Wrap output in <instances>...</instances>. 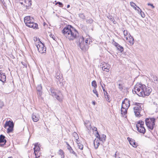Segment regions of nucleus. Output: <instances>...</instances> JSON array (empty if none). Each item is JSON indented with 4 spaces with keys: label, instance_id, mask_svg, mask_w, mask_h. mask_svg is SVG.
Segmentation results:
<instances>
[{
    "label": "nucleus",
    "instance_id": "nucleus-56",
    "mask_svg": "<svg viewBox=\"0 0 158 158\" xmlns=\"http://www.w3.org/2000/svg\"><path fill=\"white\" fill-rule=\"evenodd\" d=\"M92 103L94 105H95L96 102L95 101H93Z\"/></svg>",
    "mask_w": 158,
    "mask_h": 158
},
{
    "label": "nucleus",
    "instance_id": "nucleus-19",
    "mask_svg": "<svg viewBox=\"0 0 158 158\" xmlns=\"http://www.w3.org/2000/svg\"><path fill=\"white\" fill-rule=\"evenodd\" d=\"M98 136V137L99 138V139L100 141H102L103 142H104L106 139V136L104 134H102V135H99L98 132H97V135Z\"/></svg>",
    "mask_w": 158,
    "mask_h": 158
},
{
    "label": "nucleus",
    "instance_id": "nucleus-22",
    "mask_svg": "<svg viewBox=\"0 0 158 158\" xmlns=\"http://www.w3.org/2000/svg\"><path fill=\"white\" fill-rule=\"evenodd\" d=\"M39 117L38 115H36L34 114H33L32 115V119L34 122H37L39 120Z\"/></svg>",
    "mask_w": 158,
    "mask_h": 158
},
{
    "label": "nucleus",
    "instance_id": "nucleus-36",
    "mask_svg": "<svg viewBox=\"0 0 158 158\" xmlns=\"http://www.w3.org/2000/svg\"><path fill=\"white\" fill-rule=\"evenodd\" d=\"M68 149L69 151L71 153L73 154H75V152L73 151L72 148L71 147H68Z\"/></svg>",
    "mask_w": 158,
    "mask_h": 158
},
{
    "label": "nucleus",
    "instance_id": "nucleus-5",
    "mask_svg": "<svg viewBox=\"0 0 158 158\" xmlns=\"http://www.w3.org/2000/svg\"><path fill=\"white\" fill-rule=\"evenodd\" d=\"M130 106L129 100L126 98L122 103L121 111L122 115H125L126 114L127 110Z\"/></svg>",
    "mask_w": 158,
    "mask_h": 158
},
{
    "label": "nucleus",
    "instance_id": "nucleus-46",
    "mask_svg": "<svg viewBox=\"0 0 158 158\" xmlns=\"http://www.w3.org/2000/svg\"><path fill=\"white\" fill-rule=\"evenodd\" d=\"M38 91L37 94L38 95V96H39L41 97V95L42 94V91Z\"/></svg>",
    "mask_w": 158,
    "mask_h": 158
},
{
    "label": "nucleus",
    "instance_id": "nucleus-61",
    "mask_svg": "<svg viewBox=\"0 0 158 158\" xmlns=\"http://www.w3.org/2000/svg\"><path fill=\"white\" fill-rule=\"evenodd\" d=\"M56 158H60V157H57H57H56Z\"/></svg>",
    "mask_w": 158,
    "mask_h": 158
},
{
    "label": "nucleus",
    "instance_id": "nucleus-59",
    "mask_svg": "<svg viewBox=\"0 0 158 158\" xmlns=\"http://www.w3.org/2000/svg\"><path fill=\"white\" fill-rule=\"evenodd\" d=\"M70 6L69 5H68L67 6V8H69L70 7Z\"/></svg>",
    "mask_w": 158,
    "mask_h": 158
},
{
    "label": "nucleus",
    "instance_id": "nucleus-28",
    "mask_svg": "<svg viewBox=\"0 0 158 158\" xmlns=\"http://www.w3.org/2000/svg\"><path fill=\"white\" fill-rule=\"evenodd\" d=\"M56 81L58 82V81L60 82H61V81L63 80L62 79V76H56Z\"/></svg>",
    "mask_w": 158,
    "mask_h": 158
},
{
    "label": "nucleus",
    "instance_id": "nucleus-42",
    "mask_svg": "<svg viewBox=\"0 0 158 158\" xmlns=\"http://www.w3.org/2000/svg\"><path fill=\"white\" fill-rule=\"evenodd\" d=\"M4 106V103L2 101L0 100V108H2Z\"/></svg>",
    "mask_w": 158,
    "mask_h": 158
},
{
    "label": "nucleus",
    "instance_id": "nucleus-2",
    "mask_svg": "<svg viewBox=\"0 0 158 158\" xmlns=\"http://www.w3.org/2000/svg\"><path fill=\"white\" fill-rule=\"evenodd\" d=\"M61 32L64 36L69 41L74 40L78 36V31L71 25L66 26Z\"/></svg>",
    "mask_w": 158,
    "mask_h": 158
},
{
    "label": "nucleus",
    "instance_id": "nucleus-51",
    "mask_svg": "<svg viewBox=\"0 0 158 158\" xmlns=\"http://www.w3.org/2000/svg\"><path fill=\"white\" fill-rule=\"evenodd\" d=\"M109 19H110L111 20V21H112L113 23H114V18H109Z\"/></svg>",
    "mask_w": 158,
    "mask_h": 158
},
{
    "label": "nucleus",
    "instance_id": "nucleus-62",
    "mask_svg": "<svg viewBox=\"0 0 158 158\" xmlns=\"http://www.w3.org/2000/svg\"><path fill=\"white\" fill-rule=\"evenodd\" d=\"M116 158H120L119 157H117Z\"/></svg>",
    "mask_w": 158,
    "mask_h": 158
},
{
    "label": "nucleus",
    "instance_id": "nucleus-60",
    "mask_svg": "<svg viewBox=\"0 0 158 158\" xmlns=\"http://www.w3.org/2000/svg\"><path fill=\"white\" fill-rule=\"evenodd\" d=\"M100 85L101 86V85H102V82H100Z\"/></svg>",
    "mask_w": 158,
    "mask_h": 158
},
{
    "label": "nucleus",
    "instance_id": "nucleus-16",
    "mask_svg": "<svg viewBox=\"0 0 158 158\" xmlns=\"http://www.w3.org/2000/svg\"><path fill=\"white\" fill-rule=\"evenodd\" d=\"M84 123L86 128L88 130V132L89 133V131H90L92 129L90 122L89 121H86Z\"/></svg>",
    "mask_w": 158,
    "mask_h": 158
},
{
    "label": "nucleus",
    "instance_id": "nucleus-47",
    "mask_svg": "<svg viewBox=\"0 0 158 158\" xmlns=\"http://www.w3.org/2000/svg\"><path fill=\"white\" fill-rule=\"evenodd\" d=\"M49 35H50V36L51 38H52L53 40H55V39L56 38V37L53 35H52V34H50Z\"/></svg>",
    "mask_w": 158,
    "mask_h": 158
},
{
    "label": "nucleus",
    "instance_id": "nucleus-31",
    "mask_svg": "<svg viewBox=\"0 0 158 158\" xmlns=\"http://www.w3.org/2000/svg\"><path fill=\"white\" fill-rule=\"evenodd\" d=\"M73 136L74 137L75 139L76 140V141H79V138L78 134L75 132H74L73 133Z\"/></svg>",
    "mask_w": 158,
    "mask_h": 158
},
{
    "label": "nucleus",
    "instance_id": "nucleus-34",
    "mask_svg": "<svg viewBox=\"0 0 158 158\" xmlns=\"http://www.w3.org/2000/svg\"><path fill=\"white\" fill-rule=\"evenodd\" d=\"M92 85L93 86L94 88H96L97 87V84L95 81H93L92 82Z\"/></svg>",
    "mask_w": 158,
    "mask_h": 158
},
{
    "label": "nucleus",
    "instance_id": "nucleus-21",
    "mask_svg": "<svg viewBox=\"0 0 158 158\" xmlns=\"http://www.w3.org/2000/svg\"><path fill=\"white\" fill-rule=\"evenodd\" d=\"M151 79L153 82L156 84H158V77L152 75L151 76Z\"/></svg>",
    "mask_w": 158,
    "mask_h": 158
},
{
    "label": "nucleus",
    "instance_id": "nucleus-30",
    "mask_svg": "<svg viewBox=\"0 0 158 158\" xmlns=\"http://www.w3.org/2000/svg\"><path fill=\"white\" fill-rule=\"evenodd\" d=\"M76 142L77 144V146L78 148L81 150H82L83 148V145L79 141H76Z\"/></svg>",
    "mask_w": 158,
    "mask_h": 158
},
{
    "label": "nucleus",
    "instance_id": "nucleus-32",
    "mask_svg": "<svg viewBox=\"0 0 158 158\" xmlns=\"http://www.w3.org/2000/svg\"><path fill=\"white\" fill-rule=\"evenodd\" d=\"M153 104L154 105L153 108L154 109H156L155 111L156 112H158V104H156L155 102H154Z\"/></svg>",
    "mask_w": 158,
    "mask_h": 158
},
{
    "label": "nucleus",
    "instance_id": "nucleus-54",
    "mask_svg": "<svg viewBox=\"0 0 158 158\" xmlns=\"http://www.w3.org/2000/svg\"><path fill=\"white\" fill-rule=\"evenodd\" d=\"M34 40L35 41H36V43H38V40H37L36 38H34Z\"/></svg>",
    "mask_w": 158,
    "mask_h": 158
},
{
    "label": "nucleus",
    "instance_id": "nucleus-43",
    "mask_svg": "<svg viewBox=\"0 0 158 158\" xmlns=\"http://www.w3.org/2000/svg\"><path fill=\"white\" fill-rule=\"evenodd\" d=\"M106 98V99L107 101L108 102H110V96L109 95H106V96H105Z\"/></svg>",
    "mask_w": 158,
    "mask_h": 158
},
{
    "label": "nucleus",
    "instance_id": "nucleus-6",
    "mask_svg": "<svg viewBox=\"0 0 158 158\" xmlns=\"http://www.w3.org/2000/svg\"><path fill=\"white\" fill-rule=\"evenodd\" d=\"M145 122L148 127L151 130H152L155 125V118H146Z\"/></svg>",
    "mask_w": 158,
    "mask_h": 158
},
{
    "label": "nucleus",
    "instance_id": "nucleus-57",
    "mask_svg": "<svg viewBox=\"0 0 158 158\" xmlns=\"http://www.w3.org/2000/svg\"><path fill=\"white\" fill-rule=\"evenodd\" d=\"M117 151L116 152H115V158L117 157V154H116V153H117Z\"/></svg>",
    "mask_w": 158,
    "mask_h": 158
},
{
    "label": "nucleus",
    "instance_id": "nucleus-48",
    "mask_svg": "<svg viewBox=\"0 0 158 158\" xmlns=\"http://www.w3.org/2000/svg\"><path fill=\"white\" fill-rule=\"evenodd\" d=\"M0 1L3 4V5L5 6V7H6V4L5 3V2H4V0H0Z\"/></svg>",
    "mask_w": 158,
    "mask_h": 158
},
{
    "label": "nucleus",
    "instance_id": "nucleus-55",
    "mask_svg": "<svg viewBox=\"0 0 158 158\" xmlns=\"http://www.w3.org/2000/svg\"><path fill=\"white\" fill-rule=\"evenodd\" d=\"M66 144H67V145H68V147H71V146H70V145L68 143V142H66Z\"/></svg>",
    "mask_w": 158,
    "mask_h": 158
},
{
    "label": "nucleus",
    "instance_id": "nucleus-17",
    "mask_svg": "<svg viewBox=\"0 0 158 158\" xmlns=\"http://www.w3.org/2000/svg\"><path fill=\"white\" fill-rule=\"evenodd\" d=\"M0 81L2 82H4L6 81V76L5 73H3L0 70Z\"/></svg>",
    "mask_w": 158,
    "mask_h": 158
},
{
    "label": "nucleus",
    "instance_id": "nucleus-64",
    "mask_svg": "<svg viewBox=\"0 0 158 158\" xmlns=\"http://www.w3.org/2000/svg\"><path fill=\"white\" fill-rule=\"evenodd\" d=\"M8 158H12V157H9Z\"/></svg>",
    "mask_w": 158,
    "mask_h": 158
},
{
    "label": "nucleus",
    "instance_id": "nucleus-13",
    "mask_svg": "<svg viewBox=\"0 0 158 158\" xmlns=\"http://www.w3.org/2000/svg\"><path fill=\"white\" fill-rule=\"evenodd\" d=\"M100 67H101L103 71L107 72H109L110 65L109 64L103 62L101 63Z\"/></svg>",
    "mask_w": 158,
    "mask_h": 158
},
{
    "label": "nucleus",
    "instance_id": "nucleus-20",
    "mask_svg": "<svg viewBox=\"0 0 158 158\" xmlns=\"http://www.w3.org/2000/svg\"><path fill=\"white\" fill-rule=\"evenodd\" d=\"M127 139L129 141L130 144L133 147L136 148L137 147V145L136 143L135 142V141L132 139H131L129 137L127 138Z\"/></svg>",
    "mask_w": 158,
    "mask_h": 158
},
{
    "label": "nucleus",
    "instance_id": "nucleus-26",
    "mask_svg": "<svg viewBox=\"0 0 158 158\" xmlns=\"http://www.w3.org/2000/svg\"><path fill=\"white\" fill-rule=\"evenodd\" d=\"M58 154L59 155V156H57V157H60V158H64V152L62 150L60 149L59 151Z\"/></svg>",
    "mask_w": 158,
    "mask_h": 158
},
{
    "label": "nucleus",
    "instance_id": "nucleus-8",
    "mask_svg": "<svg viewBox=\"0 0 158 158\" xmlns=\"http://www.w3.org/2000/svg\"><path fill=\"white\" fill-rule=\"evenodd\" d=\"M35 44L40 53H43L46 52V47H45L44 44L40 42L39 39L38 40V43H35Z\"/></svg>",
    "mask_w": 158,
    "mask_h": 158
},
{
    "label": "nucleus",
    "instance_id": "nucleus-24",
    "mask_svg": "<svg viewBox=\"0 0 158 158\" xmlns=\"http://www.w3.org/2000/svg\"><path fill=\"white\" fill-rule=\"evenodd\" d=\"M144 123V122L142 121H138L137 124L136 125V128H139V127H144L143 126Z\"/></svg>",
    "mask_w": 158,
    "mask_h": 158
},
{
    "label": "nucleus",
    "instance_id": "nucleus-14",
    "mask_svg": "<svg viewBox=\"0 0 158 158\" xmlns=\"http://www.w3.org/2000/svg\"><path fill=\"white\" fill-rule=\"evenodd\" d=\"M112 44L117 48L118 52H123L124 48L123 47L119 44L117 43L114 41V40H113Z\"/></svg>",
    "mask_w": 158,
    "mask_h": 158
},
{
    "label": "nucleus",
    "instance_id": "nucleus-11",
    "mask_svg": "<svg viewBox=\"0 0 158 158\" xmlns=\"http://www.w3.org/2000/svg\"><path fill=\"white\" fill-rule=\"evenodd\" d=\"M20 3L23 5L26 9H29L31 5V0H19Z\"/></svg>",
    "mask_w": 158,
    "mask_h": 158
},
{
    "label": "nucleus",
    "instance_id": "nucleus-7",
    "mask_svg": "<svg viewBox=\"0 0 158 158\" xmlns=\"http://www.w3.org/2000/svg\"><path fill=\"white\" fill-rule=\"evenodd\" d=\"M141 105L140 103H136L135 104L133 109L135 115L136 117H140L141 116L140 112L142 110Z\"/></svg>",
    "mask_w": 158,
    "mask_h": 158
},
{
    "label": "nucleus",
    "instance_id": "nucleus-15",
    "mask_svg": "<svg viewBox=\"0 0 158 158\" xmlns=\"http://www.w3.org/2000/svg\"><path fill=\"white\" fill-rule=\"evenodd\" d=\"M99 139L98 136H97V138L95 139L94 141V144L95 149H97L100 143H99Z\"/></svg>",
    "mask_w": 158,
    "mask_h": 158
},
{
    "label": "nucleus",
    "instance_id": "nucleus-53",
    "mask_svg": "<svg viewBox=\"0 0 158 158\" xmlns=\"http://www.w3.org/2000/svg\"><path fill=\"white\" fill-rule=\"evenodd\" d=\"M101 87H102V88L103 91L104 92L105 91V89H104V88L103 87V86L102 85H101Z\"/></svg>",
    "mask_w": 158,
    "mask_h": 158
},
{
    "label": "nucleus",
    "instance_id": "nucleus-52",
    "mask_svg": "<svg viewBox=\"0 0 158 158\" xmlns=\"http://www.w3.org/2000/svg\"><path fill=\"white\" fill-rule=\"evenodd\" d=\"M105 92H104V95H105V96H106V95H109L107 92V91H104Z\"/></svg>",
    "mask_w": 158,
    "mask_h": 158
},
{
    "label": "nucleus",
    "instance_id": "nucleus-49",
    "mask_svg": "<svg viewBox=\"0 0 158 158\" xmlns=\"http://www.w3.org/2000/svg\"><path fill=\"white\" fill-rule=\"evenodd\" d=\"M92 130H93L94 131H97V132H98L97 131V128L94 127L93 128H92Z\"/></svg>",
    "mask_w": 158,
    "mask_h": 158
},
{
    "label": "nucleus",
    "instance_id": "nucleus-12",
    "mask_svg": "<svg viewBox=\"0 0 158 158\" xmlns=\"http://www.w3.org/2000/svg\"><path fill=\"white\" fill-rule=\"evenodd\" d=\"M79 46L80 48L82 50H86L87 48L85 45L84 43V38L83 36L79 38Z\"/></svg>",
    "mask_w": 158,
    "mask_h": 158
},
{
    "label": "nucleus",
    "instance_id": "nucleus-35",
    "mask_svg": "<svg viewBox=\"0 0 158 158\" xmlns=\"http://www.w3.org/2000/svg\"><path fill=\"white\" fill-rule=\"evenodd\" d=\"M130 4L131 6L133 8H134L135 10H137V8L135 6H136V5L135 3H134L133 2H131L130 3Z\"/></svg>",
    "mask_w": 158,
    "mask_h": 158
},
{
    "label": "nucleus",
    "instance_id": "nucleus-39",
    "mask_svg": "<svg viewBox=\"0 0 158 158\" xmlns=\"http://www.w3.org/2000/svg\"><path fill=\"white\" fill-rule=\"evenodd\" d=\"M93 93H94L96 95L97 97H98V94L97 92V90H96V88L94 89L93 90Z\"/></svg>",
    "mask_w": 158,
    "mask_h": 158
},
{
    "label": "nucleus",
    "instance_id": "nucleus-29",
    "mask_svg": "<svg viewBox=\"0 0 158 158\" xmlns=\"http://www.w3.org/2000/svg\"><path fill=\"white\" fill-rule=\"evenodd\" d=\"M137 8H138L139 9L138 10V11L140 13V14L141 15V17L143 18H144L145 16V15L144 13L140 9V8H139V7L137 6Z\"/></svg>",
    "mask_w": 158,
    "mask_h": 158
},
{
    "label": "nucleus",
    "instance_id": "nucleus-44",
    "mask_svg": "<svg viewBox=\"0 0 158 158\" xmlns=\"http://www.w3.org/2000/svg\"><path fill=\"white\" fill-rule=\"evenodd\" d=\"M118 88L121 90H122L123 89V85L122 84H118Z\"/></svg>",
    "mask_w": 158,
    "mask_h": 158
},
{
    "label": "nucleus",
    "instance_id": "nucleus-23",
    "mask_svg": "<svg viewBox=\"0 0 158 158\" xmlns=\"http://www.w3.org/2000/svg\"><path fill=\"white\" fill-rule=\"evenodd\" d=\"M128 42H129L131 44H133L134 43V39L130 35L128 36L127 39L126 40Z\"/></svg>",
    "mask_w": 158,
    "mask_h": 158
},
{
    "label": "nucleus",
    "instance_id": "nucleus-40",
    "mask_svg": "<svg viewBox=\"0 0 158 158\" xmlns=\"http://www.w3.org/2000/svg\"><path fill=\"white\" fill-rule=\"evenodd\" d=\"M93 20L92 19H89L88 20H87L86 22L87 23L91 24L93 22Z\"/></svg>",
    "mask_w": 158,
    "mask_h": 158
},
{
    "label": "nucleus",
    "instance_id": "nucleus-38",
    "mask_svg": "<svg viewBox=\"0 0 158 158\" xmlns=\"http://www.w3.org/2000/svg\"><path fill=\"white\" fill-rule=\"evenodd\" d=\"M79 17L82 19H85V17L83 13H81L79 15Z\"/></svg>",
    "mask_w": 158,
    "mask_h": 158
},
{
    "label": "nucleus",
    "instance_id": "nucleus-9",
    "mask_svg": "<svg viewBox=\"0 0 158 158\" xmlns=\"http://www.w3.org/2000/svg\"><path fill=\"white\" fill-rule=\"evenodd\" d=\"M14 126V124L12 121H6L4 127L7 130V132L8 133L11 132L13 130Z\"/></svg>",
    "mask_w": 158,
    "mask_h": 158
},
{
    "label": "nucleus",
    "instance_id": "nucleus-63",
    "mask_svg": "<svg viewBox=\"0 0 158 158\" xmlns=\"http://www.w3.org/2000/svg\"><path fill=\"white\" fill-rule=\"evenodd\" d=\"M138 9H139L137 8V10H138Z\"/></svg>",
    "mask_w": 158,
    "mask_h": 158
},
{
    "label": "nucleus",
    "instance_id": "nucleus-3",
    "mask_svg": "<svg viewBox=\"0 0 158 158\" xmlns=\"http://www.w3.org/2000/svg\"><path fill=\"white\" fill-rule=\"evenodd\" d=\"M34 20L33 18L30 16H26L24 18V22L27 26L34 29H37L38 25L37 23H34Z\"/></svg>",
    "mask_w": 158,
    "mask_h": 158
},
{
    "label": "nucleus",
    "instance_id": "nucleus-37",
    "mask_svg": "<svg viewBox=\"0 0 158 158\" xmlns=\"http://www.w3.org/2000/svg\"><path fill=\"white\" fill-rule=\"evenodd\" d=\"M36 89L37 91H42V87L41 85H38Z\"/></svg>",
    "mask_w": 158,
    "mask_h": 158
},
{
    "label": "nucleus",
    "instance_id": "nucleus-18",
    "mask_svg": "<svg viewBox=\"0 0 158 158\" xmlns=\"http://www.w3.org/2000/svg\"><path fill=\"white\" fill-rule=\"evenodd\" d=\"M4 136L1 135H0V145L3 146L4 145L6 142V140L4 139Z\"/></svg>",
    "mask_w": 158,
    "mask_h": 158
},
{
    "label": "nucleus",
    "instance_id": "nucleus-58",
    "mask_svg": "<svg viewBox=\"0 0 158 158\" xmlns=\"http://www.w3.org/2000/svg\"><path fill=\"white\" fill-rule=\"evenodd\" d=\"M22 64L24 66H25V64L24 62H22Z\"/></svg>",
    "mask_w": 158,
    "mask_h": 158
},
{
    "label": "nucleus",
    "instance_id": "nucleus-4",
    "mask_svg": "<svg viewBox=\"0 0 158 158\" xmlns=\"http://www.w3.org/2000/svg\"><path fill=\"white\" fill-rule=\"evenodd\" d=\"M49 91L51 95L54 97L59 102H62L64 97L60 91H59L57 92L58 95L56 94V92H58L57 90L54 89L53 88H50Z\"/></svg>",
    "mask_w": 158,
    "mask_h": 158
},
{
    "label": "nucleus",
    "instance_id": "nucleus-1",
    "mask_svg": "<svg viewBox=\"0 0 158 158\" xmlns=\"http://www.w3.org/2000/svg\"><path fill=\"white\" fill-rule=\"evenodd\" d=\"M152 90L151 87L138 83L135 86L132 92L134 94H136L139 96L144 97L149 95Z\"/></svg>",
    "mask_w": 158,
    "mask_h": 158
},
{
    "label": "nucleus",
    "instance_id": "nucleus-25",
    "mask_svg": "<svg viewBox=\"0 0 158 158\" xmlns=\"http://www.w3.org/2000/svg\"><path fill=\"white\" fill-rule=\"evenodd\" d=\"M138 131L140 133L144 134L145 132V129L144 127H139V128H137Z\"/></svg>",
    "mask_w": 158,
    "mask_h": 158
},
{
    "label": "nucleus",
    "instance_id": "nucleus-33",
    "mask_svg": "<svg viewBox=\"0 0 158 158\" xmlns=\"http://www.w3.org/2000/svg\"><path fill=\"white\" fill-rule=\"evenodd\" d=\"M91 40L90 39L87 38H86L85 40V42L86 44V45H88V44H90V42H91Z\"/></svg>",
    "mask_w": 158,
    "mask_h": 158
},
{
    "label": "nucleus",
    "instance_id": "nucleus-27",
    "mask_svg": "<svg viewBox=\"0 0 158 158\" xmlns=\"http://www.w3.org/2000/svg\"><path fill=\"white\" fill-rule=\"evenodd\" d=\"M123 34L124 35V38L126 40L127 39L128 36H129L130 34L128 33V32L127 30H124L123 31Z\"/></svg>",
    "mask_w": 158,
    "mask_h": 158
},
{
    "label": "nucleus",
    "instance_id": "nucleus-45",
    "mask_svg": "<svg viewBox=\"0 0 158 158\" xmlns=\"http://www.w3.org/2000/svg\"><path fill=\"white\" fill-rule=\"evenodd\" d=\"M60 70H58L57 72L56 73V76H60L62 75L61 74H60Z\"/></svg>",
    "mask_w": 158,
    "mask_h": 158
},
{
    "label": "nucleus",
    "instance_id": "nucleus-50",
    "mask_svg": "<svg viewBox=\"0 0 158 158\" xmlns=\"http://www.w3.org/2000/svg\"><path fill=\"white\" fill-rule=\"evenodd\" d=\"M148 6H152V8H154V6H153V4H151V3H148Z\"/></svg>",
    "mask_w": 158,
    "mask_h": 158
},
{
    "label": "nucleus",
    "instance_id": "nucleus-10",
    "mask_svg": "<svg viewBox=\"0 0 158 158\" xmlns=\"http://www.w3.org/2000/svg\"><path fill=\"white\" fill-rule=\"evenodd\" d=\"M40 148L38 145V143H36L35 144V147L34 148V153L35 156V158L39 157L41 155L40 152Z\"/></svg>",
    "mask_w": 158,
    "mask_h": 158
},
{
    "label": "nucleus",
    "instance_id": "nucleus-41",
    "mask_svg": "<svg viewBox=\"0 0 158 158\" xmlns=\"http://www.w3.org/2000/svg\"><path fill=\"white\" fill-rule=\"evenodd\" d=\"M57 4H58V5H59V6L61 7H63V4L61 3V2H56V5H57Z\"/></svg>",
    "mask_w": 158,
    "mask_h": 158
}]
</instances>
